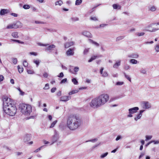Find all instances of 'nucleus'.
Wrapping results in <instances>:
<instances>
[{"label": "nucleus", "instance_id": "obj_1", "mask_svg": "<svg viewBox=\"0 0 159 159\" xmlns=\"http://www.w3.org/2000/svg\"><path fill=\"white\" fill-rule=\"evenodd\" d=\"M2 101L3 111L10 116H14L16 112L17 109L13 100L7 97H4L2 98Z\"/></svg>", "mask_w": 159, "mask_h": 159}, {"label": "nucleus", "instance_id": "obj_2", "mask_svg": "<svg viewBox=\"0 0 159 159\" xmlns=\"http://www.w3.org/2000/svg\"><path fill=\"white\" fill-rule=\"evenodd\" d=\"M109 99L108 94H102L93 99L89 102V105L92 108H97L104 105Z\"/></svg>", "mask_w": 159, "mask_h": 159}, {"label": "nucleus", "instance_id": "obj_3", "mask_svg": "<svg viewBox=\"0 0 159 159\" xmlns=\"http://www.w3.org/2000/svg\"><path fill=\"white\" fill-rule=\"evenodd\" d=\"M81 124V120L77 116L71 115L67 118V126L70 130H75L77 129Z\"/></svg>", "mask_w": 159, "mask_h": 159}, {"label": "nucleus", "instance_id": "obj_4", "mask_svg": "<svg viewBox=\"0 0 159 159\" xmlns=\"http://www.w3.org/2000/svg\"><path fill=\"white\" fill-rule=\"evenodd\" d=\"M19 110L23 114L28 116L32 112V108L30 105L22 103L20 104Z\"/></svg>", "mask_w": 159, "mask_h": 159}, {"label": "nucleus", "instance_id": "obj_5", "mask_svg": "<svg viewBox=\"0 0 159 159\" xmlns=\"http://www.w3.org/2000/svg\"><path fill=\"white\" fill-rule=\"evenodd\" d=\"M22 27V24L19 21L13 23L12 24L8 25L7 27V29H17Z\"/></svg>", "mask_w": 159, "mask_h": 159}, {"label": "nucleus", "instance_id": "obj_6", "mask_svg": "<svg viewBox=\"0 0 159 159\" xmlns=\"http://www.w3.org/2000/svg\"><path fill=\"white\" fill-rule=\"evenodd\" d=\"M155 23H152V24L149 25L146 28L148 31L150 32H155L159 30L158 28H155L152 27L153 25H154Z\"/></svg>", "mask_w": 159, "mask_h": 159}, {"label": "nucleus", "instance_id": "obj_7", "mask_svg": "<svg viewBox=\"0 0 159 159\" xmlns=\"http://www.w3.org/2000/svg\"><path fill=\"white\" fill-rule=\"evenodd\" d=\"M142 105L144 108L149 109L151 107L150 103L147 101H143L142 102Z\"/></svg>", "mask_w": 159, "mask_h": 159}, {"label": "nucleus", "instance_id": "obj_8", "mask_svg": "<svg viewBox=\"0 0 159 159\" xmlns=\"http://www.w3.org/2000/svg\"><path fill=\"white\" fill-rule=\"evenodd\" d=\"M58 134L55 131L54 135L52 136V144H53L58 139Z\"/></svg>", "mask_w": 159, "mask_h": 159}, {"label": "nucleus", "instance_id": "obj_9", "mask_svg": "<svg viewBox=\"0 0 159 159\" xmlns=\"http://www.w3.org/2000/svg\"><path fill=\"white\" fill-rule=\"evenodd\" d=\"M139 109V107H135L129 109V113L131 114H134Z\"/></svg>", "mask_w": 159, "mask_h": 159}, {"label": "nucleus", "instance_id": "obj_10", "mask_svg": "<svg viewBox=\"0 0 159 159\" xmlns=\"http://www.w3.org/2000/svg\"><path fill=\"white\" fill-rule=\"evenodd\" d=\"M31 135L29 134H26L23 137V140L24 142H26L30 140Z\"/></svg>", "mask_w": 159, "mask_h": 159}, {"label": "nucleus", "instance_id": "obj_11", "mask_svg": "<svg viewBox=\"0 0 159 159\" xmlns=\"http://www.w3.org/2000/svg\"><path fill=\"white\" fill-rule=\"evenodd\" d=\"M71 99V97L69 96H63L61 97L60 100L62 101H66Z\"/></svg>", "mask_w": 159, "mask_h": 159}, {"label": "nucleus", "instance_id": "obj_12", "mask_svg": "<svg viewBox=\"0 0 159 159\" xmlns=\"http://www.w3.org/2000/svg\"><path fill=\"white\" fill-rule=\"evenodd\" d=\"M73 50V49L69 48L66 52V55L68 56L73 55L74 53Z\"/></svg>", "mask_w": 159, "mask_h": 159}, {"label": "nucleus", "instance_id": "obj_13", "mask_svg": "<svg viewBox=\"0 0 159 159\" xmlns=\"http://www.w3.org/2000/svg\"><path fill=\"white\" fill-rule=\"evenodd\" d=\"M144 111V110H141L140 111L139 113L137 115V116L135 117L134 119L135 121H137L140 118L142 115V113Z\"/></svg>", "mask_w": 159, "mask_h": 159}, {"label": "nucleus", "instance_id": "obj_14", "mask_svg": "<svg viewBox=\"0 0 159 159\" xmlns=\"http://www.w3.org/2000/svg\"><path fill=\"white\" fill-rule=\"evenodd\" d=\"M83 34L88 37L89 38H91L92 37V35L89 32L84 31L83 32Z\"/></svg>", "mask_w": 159, "mask_h": 159}, {"label": "nucleus", "instance_id": "obj_15", "mask_svg": "<svg viewBox=\"0 0 159 159\" xmlns=\"http://www.w3.org/2000/svg\"><path fill=\"white\" fill-rule=\"evenodd\" d=\"M74 44V42L73 41L67 42L64 44V46L66 48H67L70 46H72Z\"/></svg>", "mask_w": 159, "mask_h": 159}, {"label": "nucleus", "instance_id": "obj_16", "mask_svg": "<svg viewBox=\"0 0 159 159\" xmlns=\"http://www.w3.org/2000/svg\"><path fill=\"white\" fill-rule=\"evenodd\" d=\"M128 57L130 58H137L139 57V55L137 53H133L128 56Z\"/></svg>", "mask_w": 159, "mask_h": 159}, {"label": "nucleus", "instance_id": "obj_17", "mask_svg": "<svg viewBox=\"0 0 159 159\" xmlns=\"http://www.w3.org/2000/svg\"><path fill=\"white\" fill-rule=\"evenodd\" d=\"M8 10L6 9H2L0 11V15L1 16L4 15L7 13Z\"/></svg>", "mask_w": 159, "mask_h": 159}, {"label": "nucleus", "instance_id": "obj_18", "mask_svg": "<svg viewBox=\"0 0 159 159\" xmlns=\"http://www.w3.org/2000/svg\"><path fill=\"white\" fill-rule=\"evenodd\" d=\"M120 65V61L119 60L116 62L113 66V67L115 68H117L118 66Z\"/></svg>", "mask_w": 159, "mask_h": 159}, {"label": "nucleus", "instance_id": "obj_19", "mask_svg": "<svg viewBox=\"0 0 159 159\" xmlns=\"http://www.w3.org/2000/svg\"><path fill=\"white\" fill-rule=\"evenodd\" d=\"M11 36L15 38H17L19 37L18 33L17 32H14L12 33Z\"/></svg>", "mask_w": 159, "mask_h": 159}, {"label": "nucleus", "instance_id": "obj_20", "mask_svg": "<svg viewBox=\"0 0 159 159\" xmlns=\"http://www.w3.org/2000/svg\"><path fill=\"white\" fill-rule=\"evenodd\" d=\"M55 46L54 45L52 44L49 46L46 49V50L47 51H50L52 49V48H55Z\"/></svg>", "mask_w": 159, "mask_h": 159}, {"label": "nucleus", "instance_id": "obj_21", "mask_svg": "<svg viewBox=\"0 0 159 159\" xmlns=\"http://www.w3.org/2000/svg\"><path fill=\"white\" fill-rule=\"evenodd\" d=\"M129 62L132 64H137L138 63V61L134 59H131L130 60Z\"/></svg>", "mask_w": 159, "mask_h": 159}, {"label": "nucleus", "instance_id": "obj_22", "mask_svg": "<svg viewBox=\"0 0 159 159\" xmlns=\"http://www.w3.org/2000/svg\"><path fill=\"white\" fill-rule=\"evenodd\" d=\"M79 92V90H75L72 91H71L69 93V95H71L72 94L77 93H78Z\"/></svg>", "mask_w": 159, "mask_h": 159}, {"label": "nucleus", "instance_id": "obj_23", "mask_svg": "<svg viewBox=\"0 0 159 159\" xmlns=\"http://www.w3.org/2000/svg\"><path fill=\"white\" fill-rule=\"evenodd\" d=\"M89 41L90 43L94 44V45H96L98 47L99 46V44L98 43H97L96 42L94 41L93 40L91 39H89Z\"/></svg>", "mask_w": 159, "mask_h": 159}, {"label": "nucleus", "instance_id": "obj_24", "mask_svg": "<svg viewBox=\"0 0 159 159\" xmlns=\"http://www.w3.org/2000/svg\"><path fill=\"white\" fill-rule=\"evenodd\" d=\"M113 8L114 9H120L121 8V7L120 6L116 4H114L113 6Z\"/></svg>", "mask_w": 159, "mask_h": 159}, {"label": "nucleus", "instance_id": "obj_25", "mask_svg": "<svg viewBox=\"0 0 159 159\" xmlns=\"http://www.w3.org/2000/svg\"><path fill=\"white\" fill-rule=\"evenodd\" d=\"M70 20L72 22H75L78 21L79 18L77 17H71L70 18Z\"/></svg>", "mask_w": 159, "mask_h": 159}, {"label": "nucleus", "instance_id": "obj_26", "mask_svg": "<svg viewBox=\"0 0 159 159\" xmlns=\"http://www.w3.org/2000/svg\"><path fill=\"white\" fill-rule=\"evenodd\" d=\"M63 2L61 0H59L57 2H55V5H59V6H61Z\"/></svg>", "mask_w": 159, "mask_h": 159}, {"label": "nucleus", "instance_id": "obj_27", "mask_svg": "<svg viewBox=\"0 0 159 159\" xmlns=\"http://www.w3.org/2000/svg\"><path fill=\"white\" fill-rule=\"evenodd\" d=\"M89 48H86L84 51L83 54L84 55H86L88 54L89 52Z\"/></svg>", "mask_w": 159, "mask_h": 159}, {"label": "nucleus", "instance_id": "obj_28", "mask_svg": "<svg viewBox=\"0 0 159 159\" xmlns=\"http://www.w3.org/2000/svg\"><path fill=\"white\" fill-rule=\"evenodd\" d=\"M82 0H76L75 1V5H79L82 2Z\"/></svg>", "mask_w": 159, "mask_h": 159}, {"label": "nucleus", "instance_id": "obj_29", "mask_svg": "<svg viewBox=\"0 0 159 159\" xmlns=\"http://www.w3.org/2000/svg\"><path fill=\"white\" fill-rule=\"evenodd\" d=\"M97 57V56H92V57H91V58L88 61V62H91L93 60L96 59Z\"/></svg>", "mask_w": 159, "mask_h": 159}, {"label": "nucleus", "instance_id": "obj_30", "mask_svg": "<svg viewBox=\"0 0 159 159\" xmlns=\"http://www.w3.org/2000/svg\"><path fill=\"white\" fill-rule=\"evenodd\" d=\"M72 81L75 85H77L78 84V82L76 78H74L72 79Z\"/></svg>", "mask_w": 159, "mask_h": 159}, {"label": "nucleus", "instance_id": "obj_31", "mask_svg": "<svg viewBox=\"0 0 159 159\" xmlns=\"http://www.w3.org/2000/svg\"><path fill=\"white\" fill-rule=\"evenodd\" d=\"M17 68L18 69V71L20 73H21L23 72V68L22 67H20V66H17Z\"/></svg>", "mask_w": 159, "mask_h": 159}, {"label": "nucleus", "instance_id": "obj_32", "mask_svg": "<svg viewBox=\"0 0 159 159\" xmlns=\"http://www.w3.org/2000/svg\"><path fill=\"white\" fill-rule=\"evenodd\" d=\"M33 62L36 65L37 67L38 66L40 63V61L39 60H34Z\"/></svg>", "mask_w": 159, "mask_h": 159}, {"label": "nucleus", "instance_id": "obj_33", "mask_svg": "<svg viewBox=\"0 0 159 159\" xmlns=\"http://www.w3.org/2000/svg\"><path fill=\"white\" fill-rule=\"evenodd\" d=\"M108 153L107 152H106L105 153H103L102 154L100 157L101 158H102L105 157L106 156H107V155H108Z\"/></svg>", "mask_w": 159, "mask_h": 159}, {"label": "nucleus", "instance_id": "obj_34", "mask_svg": "<svg viewBox=\"0 0 159 159\" xmlns=\"http://www.w3.org/2000/svg\"><path fill=\"white\" fill-rule=\"evenodd\" d=\"M124 75L125 77L130 82H131V78L130 76L129 75H127L125 73H124Z\"/></svg>", "mask_w": 159, "mask_h": 159}, {"label": "nucleus", "instance_id": "obj_35", "mask_svg": "<svg viewBox=\"0 0 159 159\" xmlns=\"http://www.w3.org/2000/svg\"><path fill=\"white\" fill-rule=\"evenodd\" d=\"M57 120H55V121H53L52 122V123L51 124V126L50 127V128H52L53 127H54V126H55V125L57 123Z\"/></svg>", "mask_w": 159, "mask_h": 159}, {"label": "nucleus", "instance_id": "obj_36", "mask_svg": "<svg viewBox=\"0 0 159 159\" xmlns=\"http://www.w3.org/2000/svg\"><path fill=\"white\" fill-rule=\"evenodd\" d=\"M11 40L13 41L17 42L18 43H21L22 44L24 43V42H23L19 40L16 39H12Z\"/></svg>", "mask_w": 159, "mask_h": 159}, {"label": "nucleus", "instance_id": "obj_37", "mask_svg": "<svg viewBox=\"0 0 159 159\" xmlns=\"http://www.w3.org/2000/svg\"><path fill=\"white\" fill-rule=\"evenodd\" d=\"M23 7L25 9H29L30 8V6L27 4H25L23 5Z\"/></svg>", "mask_w": 159, "mask_h": 159}, {"label": "nucleus", "instance_id": "obj_38", "mask_svg": "<svg viewBox=\"0 0 159 159\" xmlns=\"http://www.w3.org/2000/svg\"><path fill=\"white\" fill-rule=\"evenodd\" d=\"M156 9V8L154 6H152L149 8V10L152 11H155Z\"/></svg>", "mask_w": 159, "mask_h": 159}, {"label": "nucleus", "instance_id": "obj_39", "mask_svg": "<svg viewBox=\"0 0 159 159\" xmlns=\"http://www.w3.org/2000/svg\"><path fill=\"white\" fill-rule=\"evenodd\" d=\"M124 38V36H120L117 37L116 39V41H120Z\"/></svg>", "mask_w": 159, "mask_h": 159}, {"label": "nucleus", "instance_id": "obj_40", "mask_svg": "<svg viewBox=\"0 0 159 159\" xmlns=\"http://www.w3.org/2000/svg\"><path fill=\"white\" fill-rule=\"evenodd\" d=\"M97 140H98V139H97V138H96V139H93L90 140H89L88 141H86L85 142H92L94 143V142L97 141Z\"/></svg>", "mask_w": 159, "mask_h": 159}, {"label": "nucleus", "instance_id": "obj_41", "mask_svg": "<svg viewBox=\"0 0 159 159\" xmlns=\"http://www.w3.org/2000/svg\"><path fill=\"white\" fill-rule=\"evenodd\" d=\"M130 68V66L128 64H126L124 66V69L125 70L129 69Z\"/></svg>", "mask_w": 159, "mask_h": 159}, {"label": "nucleus", "instance_id": "obj_42", "mask_svg": "<svg viewBox=\"0 0 159 159\" xmlns=\"http://www.w3.org/2000/svg\"><path fill=\"white\" fill-rule=\"evenodd\" d=\"M140 72L143 74H146V70L142 68L140 70Z\"/></svg>", "mask_w": 159, "mask_h": 159}, {"label": "nucleus", "instance_id": "obj_43", "mask_svg": "<svg viewBox=\"0 0 159 159\" xmlns=\"http://www.w3.org/2000/svg\"><path fill=\"white\" fill-rule=\"evenodd\" d=\"M152 135H150V136H146V141H147L148 140H150L152 139Z\"/></svg>", "mask_w": 159, "mask_h": 159}, {"label": "nucleus", "instance_id": "obj_44", "mask_svg": "<svg viewBox=\"0 0 159 159\" xmlns=\"http://www.w3.org/2000/svg\"><path fill=\"white\" fill-rule=\"evenodd\" d=\"M12 61L13 62V63L14 64H16L17 62V59L16 58H13L12 59Z\"/></svg>", "mask_w": 159, "mask_h": 159}, {"label": "nucleus", "instance_id": "obj_45", "mask_svg": "<svg viewBox=\"0 0 159 159\" xmlns=\"http://www.w3.org/2000/svg\"><path fill=\"white\" fill-rule=\"evenodd\" d=\"M155 50H156V51L158 52H159V45H157L155 48Z\"/></svg>", "mask_w": 159, "mask_h": 159}, {"label": "nucleus", "instance_id": "obj_46", "mask_svg": "<svg viewBox=\"0 0 159 159\" xmlns=\"http://www.w3.org/2000/svg\"><path fill=\"white\" fill-rule=\"evenodd\" d=\"M123 82H117L116 83V85H121L124 84Z\"/></svg>", "mask_w": 159, "mask_h": 159}, {"label": "nucleus", "instance_id": "obj_47", "mask_svg": "<svg viewBox=\"0 0 159 159\" xmlns=\"http://www.w3.org/2000/svg\"><path fill=\"white\" fill-rule=\"evenodd\" d=\"M67 81V79L66 78H65L62 80H61V81L60 83L61 84H62V83H64L66 82Z\"/></svg>", "mask_w": 159, "mask_h": 159}, {"label": "nucleus", "instance_id": "obj_48", "mask_svg": "<svg viewBox=\"0 0 159 159\" xmlns=\"http://www.w3.org/2000/svg\"><path fill=\"white\" fill-rule=\"evenodd\" d=\"M49 89V84H46L44 87L43 88V89L45 90L48 89Z\"/></svg>", "mask_w": 159, "mask_h": 159}, {"label": "nucleus", "instance_id": "obj_49", "mask_svg": "<svg viewBox=\"0 0 159 159\" xmlns=\"http://www.w3.org/2000/svg\"><path fill=\"white\" fill-rule=\"evenodd\" d=\"M23 64L25 67H27L28 66V63L26 61H24L23 62Z\"/></svg>", "mask_w": 159, "mask_h": 159}, {"label": "nucleus", "instance_id": "obj_50", "mask_svg": "<svg viewBox=\"0 0 159 159\" xmlns=\"http://www.w3.org/2000/svg\"><path fill=\"white\" fill-rule=\"evenodd\" d=\"M122 139V137L120 135H118L116 139V140L117 141Z\"/></svg>", "mask_w": 159, "mask_h": 159}, {"label": "nucleus", "instance_id": "obj_51", "mask_svg": "<svg viewBox=\"0 0 159 159\" xmlns=\"http://www.w3.org/2000/svg\"><path fill=\"white\" fill-rule=\"evenodd\" d=\"M108 75L107 72L106 71H104L102 74V76L103 77H107Z\"/></svg>", "mask_w": 159, "mask_h": 159}, {"label": "nucleus", "instance_id": "obj_52", "mask_svg": "<svg viewBox=\"0 0 159 159\" xmlns=\"http://www.w3.org/2000/svg\"><path fill=\"white\" fill-rule=\"evenodd\" d=\"M30 54L31 55H33L35 56H36L38 55L37 53L34 52H30Z\"/></svg>", "mask_w": 159, "mask_h": 159}, {"label": "nucleus", "instance_id": "obj_53", "mask_svg": "<svg viewBox=\"0 0 159 159\" xmlns=\"http://www.w3.org/2000/svg\"><path fill=\"white\" fill-rule=\"evenodd\" d=\"M99 5H100V4L98 5L97 6H95L94 7H93V8H92V9L91 10L89 11V13H91L92 12H93L94 10V9L95 8H96L97 7L99 6Z\"/></svg>", "mask_w": 159, "mask_h": 159}, {"label": "nucleus", "instance_id": "obj_54", "mask_svg": "<svg viewBox=\"0 0 159 159\" xmlns=\"http://www.w3.org/2000/svg\"><path fill=\"white\" fill-rule=\"evenodd\" d=\"M79 68L78 67H75L74 69V71L75 72H77L79 70Z\"/></svg>", "mask_w": 159, "mask_h": 159}, {"label": "nucleus", "instance_id": "obj_55", "mask_svg": "<svg viewBox=\"0 0 159 159\" xmlns=\"http://www.w3.org/2000/svg\"><path fill=\"white\" fill-rule=\"evenodd\" d=\"M145 34V33L144 32H142L141 33H138L137 34V35L139 36H143Z\"/></svg>", "mask_w": 159, "mask_h": 159}, {"label": "nucleus", "instance_id": "obj_56", "mask_svg": "<svg viewBox=\"0 0 159 159\" xmlns=\"http://www.w3.org/2000/svg\"><path fill=\"white\" fill-rule=\"evenodd\" d=\"M100 144V143H99L96 144V145H95L94 146H93L92 148V149L93 150V149H94L96 147H97L98 146H99V145Z\"/></svg>", "mask_w": 159, "mask_h": 159}, {"label": "nucleus", "instance_id": "obj_57", "mask_svg": "<svg viewBox=\"0 0 159 159\" xmlns=\"http://www.w3.org/2000/svg\"><path fill=\"white\" fill-rule=\"evenodd\" d=\"M27 72L29 74H33L34 73L33 70H27Z\"/></svg>", "mask_w": 159, "mask_h": 159}, {"label": "nucleus", "instance_id": "obj_58", "mask_svg": "<svg viewBox=\"0 0 159 159\" xmlns=\"http://www.w3.org/2000/svg\"><path fill=\"white\" fill-rule=\"evenodd\" d=\"M90 20H97L98 19L96 17H90Z\"/></svg>", "mask_w": 159, "mask_h": 159}, {"label": "nucleus", "instance_id": "obj_59", "mask_svg": "<svg viewBox=\"0 0 159 159\" xmlns=\"http://www.w3.org/2000/svg\"><path fill=\"white\" fill-rule=\"evenodd\" d=\"M19 91V92L20 93V94L22 95H23L24 94V93L21 90L20 88H18L17 89Z\"/></svg>", "mask_w": 159, "mask_h": 159}, {"label": "nucleus", "instance_id": "obj_60", "mask_svg": "<svg viewBox=\"0 0 159 159\" xmlns=\"http://www.w3.org/2000/svg\"><path fill=\"white\" fill-rule=\"evenodd\" d=\"M4 79V77L2 75H0V82L2 81Z\"/></svg>", "mask_w": 159, "mask_h": 159}, {"label": "nucleus", "instance_id": "obj_61", "mask_svg": "<svg viewBox=\"0 0 159 159\" xmlns=\"http://www.w3.org/2000/svg\"><path fill=\"white\" fill-rule=\"evenodd\" d=\"M64 76V74L62 72H61L60 73L59 75H58V77H62Z\"/></svg>", "mask_w": 159, "mask_h": 159}, {"label": "nucleus", "instance_id": "obj_62", "mask_svg": "<svg viewBox=\"0 0 159 159\" xmlns=\"http://www.w3.org/2000/svg\"><path fill=\"white\" fill-rule=\"evenodd\" d=\"M56 88H53L51 89V92L52 93L54 92L56 90Z\"/></svg>", "mask_w": 159, "mask_h": 159}, {"label": "nucleus", "instance_id": "obj_63", "mask_svg": "<svg viewBox=\"0 0 159 159\" xmlns=\"http://www.w3.org/2000/svg\"><path fill=\"white\" fill-rule=\"evenodd\" d=\"M144 152H142L139 157V158H141L144 155Z\"/></svg>", "mask_w": 159, "mask_h": 159}, {"label": "nucleus", "instance_id": "obj_64", "mask_svg": "<svg viewBox=\"0 0 159 159\" xmlns=\"http://www.w3.org/2000/svg\"><path fill=\"white\" fill-rule=\"evenodd\" d=\"M42 147V146H41L40 147V148H39L37 149H36L34 151V152H38L40 150L41 148Z\"/></svg>", "mask_w": 159, "mask_h": 159}]
</instances>
